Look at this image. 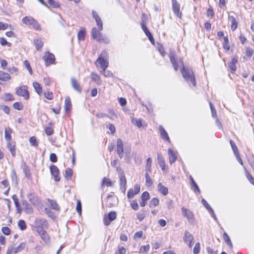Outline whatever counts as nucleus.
<instances>
[{"instance_id":"nucleus-1","label":"nucleus","mask_w":254,"mask_h":254,"mask_svg":"<svg viewBox=\"0 0 254 254\" xmlns=\"http://www.w3.org/2000/svg\"><path fill=\"white\" fill-rule=\"evenodd\" d=\"M180 62L182 64V68L181 69V71L183 77L188 83H191L193 86L195 87L196 86V82L192 69L190 67L185 66L183 61Z\"/></svg>"},{"instance_id":"nucleus-2","label":"nucleus","mask_w":254,"mask_h":254,"mask_svg":"<svg viewBox=\"0 0 254 254\" xmlns=\"http://www.w3.org/2000/svg\"><path fill=\"white\" fill-rule=\"evenodd\" d=\"M34 230L36 232L46 229L48 227L47 221L44 219L38 218L35 219L34 223Z\"/></svg>"},{"instance_id":"nucleus-3","label":"nucleus","mask_w":254,"mask_h":254,"mask_svg":"<svg viewBox=\"0 0 254 254\" xmlns=\"http://www.w3.org/2000/svg\"><path fill=\"white\" fill-rule=\"evenodd\" d=\"M117 218V214L115 211L110 212L108 215H105L104 217V223L106 226H108L111 222Z\"/></svg>"},{"instance_id":"nucleus-4","label":"nucleus","mask_w":254,"mask_h":254,"mask_svg":"<svg viewBox=\"0 0 254 254\" xmlns=\"http://www.w3.org/2000/svg\"><path fill=\"white\" fill-rule=\"evenodd\" d=\"M169 58L174 69L176 71L178 70L179 67V61L176 55L173 53H171L169 54ZM181 61H182V60H180V64H181ZM181 64L182 65V64Z\"/></svg>"},{"instance_id":"nucleus-5","label":"nucleus","mask_w":254,"mask_h":254,"mask_svg":"<svg viewBox=\"0 0 254 254\" xmlns=\"http://www.w3.org/2000/svg\"><path fill=\"white\" fill-rule=\"evenodd\" d=\"M16 93L18 96L23 97L26 100H27L29 98V93L27 89L26 86H21L17 89Z\"/></svg>"},{"instance_id":"nucleus-6","label":"nucleus","mask_w":254,"mask_h":254,"mask_svg":"<svg viewBox=\"0 0 254 254\" xmlns=\"http://www.w3.org/2000/svg\"><path fill=\"white\" fill-rule=\"evenodd\" d=\"M124 144L121 138H118L117 140V153L120 158L124 156Z\"/></svg>"},{"instance_id":"nucleus-7","label":"nucleus","mask_w":254,"mask_h":254,"mask_svg":"<svg viewBox=\"0 0 254 254\" xmlns=\"http://www.w3.org/2000/svg\"><path fill=\"white\" fill-rule=\"evenodd\" d=\"M27 197L29 201H30L34 205L38 206L41 203L40 199L35 193H29L27 195Z\"/></svg>"},{"instance_id":"nucleus-8","label":"nucleus","mask_w":254,"mask_h":254,"mask_svg":"<svg viewBox=\"0 0 254 254\" xmlns=\"http://www.w3.org/2000/svg\"><path fill=\"white\" fill-rule=\"evenodd\" d=\"M140 190V186L138 184H135L134 187V190L130 189L128 190L127 192V197L128 198H132L134 195L137 194L139 193Z\"/></svg>"},{"instance_id":"nucleus-9","label":"nucleus","mask_w":254,"mask_h":254,"mask_svg":"<svg viewBox=\"0 0 254 254\" xmlns=\"http://www.w3.org/2000/svg\"><path fill=\"white\" fill-rule=\"evenodd\" d=\"M50 169L52 175L54 177L55 181H59L60 180V177L58 175L59 173V170L58 167L54 165H52L50 166Z\"/></svg>"},{"instance_id":"nucleus-10","label":"nucleus","mask_w":254,"mask_h":254,"mask_svg":"<svg viewBox=\"0 0 254 254\" xmlns=\"http://www.w3.org/2000/svg\"><path fill=\"white\" fill-rule=\"evenodd\" d=\"M44 58L45 61V64L47 66L53 64L55 61L54 55L50 52H47L45 53Z\"/></svg>"},{"instance_id":"nucleus-11","label":"nucleus","mask_w":254,"mask_h":254,"mask_svg":"<svg viewBox=\"0 0 254 254\" xmlns=\"http://www.w3.org/2000/svg\"><path fill=\"white\" fill-rule=\"evenodd\" d=\"M117 171L119 175L120 186H127V180L124 172L120 168H117Z\"/></svg>"},{"instance_id":"nucleus-12","label":"nucleus","mask_w":254,"mask_h":254,"mask_svg":"<svg viewBox=\"0 0 254 254\" xmlns=\"http://www.w3.org/2000/svg\"><path fill=\"white\" fill-rule=\"evenodd\" d=\"M172 6L173 12L175 15L177 16L180 15V17H181L182 13L180 12V4L176 0H172Z\"/></svg>"},{"instance_id":"nucleus-13","label":"nucleus","mask_w":254,"mask_h":254,"mask_svg":"<svg viewBox=\"0 0 254 254\" xmlns=\"http://www.w3.org/2000/svg\"><path fill=\"white\" fill-rule=\"evenodd\" d=\"M92 16H93V18L95 19V20L96 22L97 25L98 27H99V29L100 30H102L103 29V24H102V20H101L100 17L98 15L97 12L95 11H92Z\"/></svg>"},{"instance_id":"nucleus-14","label":"nucleus","mask_w":254,"mask_h":254,"mask_svg":"<svg viewBox=\"0 0 254 254\" xmlns=\"http://www.w3.org/2000/svg\"><path fill=\"white\" fill-rule=\"evenodd\" d=\"M95 64L97 66L99 65L102 69H106L108 66L109 63L107 61V60L101 59L99 61H98L97 59L95 62Z\"/></svg>"},{"instance_id":"nucleus-15","label":"nucleus","mask_w":254,"mask_h":254,"mask_svg":"<svg viewBox=\"0 0 254 254\" xmlns=\"http://www.w3.org/2000/svg\"><path fill=\"white\" fill-rule=\"evenodd\" d=\"M159 131L160 133L161 136L162 138L164 140H167L170 142V138L168 136V134L165 129L164 128L163 126H160L159 127Z\"/></svg>"},{"instance_id":"nucleus-16","label":"nucleus","mask_w":254,"mask_h":254,"mask_svg":"<svg viewBox=\"0 0 254 254\" xmlns=\"http://www.w3.org/2000/svg\"><path fill=\"white\" fill-rule=\"evenodd\" d=\"M71 84L73 88L79 93H81L82 89L77 81L74 78H71Z\"/></svg>"},{"instance_id":"nucleus-17","label":"nucleus","mask_w":254,"mask_h":254,"mask_svg":"<svg viewBox=\"0 0 254 254\" xmlns=\"http://www.w3.org/2000/svg\"><path fill=\"white\" fill-rule=\"evenodd\" d=\"M182 214L186 217L188 219L191 220L193 218V214L192 212L185 207L182 208Z\"/></svg>"},{"instance_id":"nucleus-18","label":"nucleus","mask_w":254,"mask_h":254,"mask_svg":"<svg viewBox=\"0 0 254 254\" xmlns=\"http://www.w3.org/2000/svg\"><path fill=\"white\" fill-rule=\"evenodd\" d=\"M168 155L170 163L171 164H172L176 161L177 156L173 150L171 148L168 149Z\"/></svg>"},{"instance_id":"nucleus-19","label":"nucleus","mask_w":254,"mask_h":254,"mask_svg":"<svg viewBox=\"0 0 254 254\" xmlns=\"http://www.w3.org/2000/svg\"><path fill=\"white\" fill-rule=\"evenodd\" d=\"M40 235L41 238L46 243H48L49 242V236L46 231L42 230L37 232Z\"/></svg>"},{"instance_id":"nucleus-20","label":"nucleus","mask_w":254,"mask_h":254,"mask_svg":"<svg viewBox=\"0 0 254 254\" xmlns=\"http://www.w3.org/2000/svg\"><path fill=\"white\" fill-rule=\"evenodd\" d=\"M228 20L231 23V30L232 31L235 30L238 26V23L236 21L235 17L233 15H229L228 17Z\"/></svg>"},{"instance_id":"nucleus-21","label":"nucleus","mask_w":254,"mask_h":254,"mask_svg":"<svg viewBox=\"0 0 254 254\" xmlns=\"http://www.w3.org/2000/svg\"><path fill=\"white\" fill-rule=\"evenodd\" d=\"M158 190L163 195H166L168 193V189L167 187L163 185L161 183H159L157 186Z\"/></svg>"},{"instance_id":"nucleus-22","label":"nucleus","mask_w":254,"mask_h":254,"mask_svg":"<svg viewBox=\"0 0 254 254\" xmlns=\"http://www.w3.org/2000/svg\"><path fill=\"white\" fill-rule=\"evenodd\" d=\"M22 205L23 206L24 211L27 214H31L33 213V208L30 204L26 201H23Z\"/></svg>"},{"instance_id":"nucleus-23","label":"nucleus","mask_w":254,"mask_h":254,"mask_svg":"<svg viewBox=\"0 0 254 254\" xmlns=\"http://www.w3.org/2000/svg\"><path fill=\"white\" fill-rule=\"evenodd\" d=\"M183 239L186 243H188L189 242H192L194 239L193 236L187 231H185Z\"/></svg>"},{"instance_id":"nucleus-24","label":"nucleus","mask_w":254,"mask_h":254,"mask_svg":"<svg viewBox=\"0 0 254 254\" xmlns=\"http://www.w3.org/2000/svg\"><path fill=\"white\" fill-rule=\"evenodd\" d=\"M157 160L162 170H164L165 167V161L161 154L159 153H157Z\"/></svg>"},{"instance_id":"nucleus-25","label":"nucleus","mask_w":254,"mask_h":254,"mask_svg":"<svg viewBox=\"0 0 254 254\" xmlns=\"http://www.w3.org/2000/svg\"><path fill=\"white\" fill-rule=\"evenodd\" d=\"M10 79L9 74L0 70V80L2 81H7Z\"/></svg>"},{"instance_id":"nucleus-26","label":"nucleus","mask_w":254,"mask_h":254,"mask_svg":"<svg viewBox=\"0 0 254 254\" xmlns=\"http://www.w3.org/2000/svg\"><path fill=\"white\" fill-rule=\"evenodd\" d=\"M71 108V103L70 97L69 96H67L65 98L64 101V110L66 112L69 111L70 110Z\"/></svg>"},{"instance_id":"nucleus-27","label":"nucleus","mask_w":254,"mask_h":254,"mask_svg":"<svg viewBox=\"0 0 254 254\" xmlns=\"http://www.w3.org/2000/svg\"><path fill=\"white\" fill-rule=\"evenodd\" d=\"M7 147L9 149L10 153H11L13 156L15 155V144L12 140L10 141H7Z\"/></svg>"},{"instance_id":"nucleus-28","label":"nucleus","mask_w":254,"mask_h":254,"mask_svg":"<svg viewBox=\"0 0 254 254\" xmlns=\"http://www.w3.org/2000/svg\"><path fill=\"white\" fill-rule=\"evenodd\" d=\"M91 34L92 37L97 40H98L99 38H101L102 36L101 33L96 28H93L92 29Z\"/></svg>"},{"instance_id":"nucleus-29","label":"nucleus","mask_w":254,"mask_h":254,"mask_svg":"<svg viewBox=\"0 0 254 254\" xmlns=\"http://www.w3.org/2000/svg\"><path fill=\"white\" fill-rule=\"evenodd\" d=\"M12 132V129L10 128L8 129H5L4 130V138L7 141H10L12 140V137L11 136V133Z\"/></svg>"},{"instance_id":"nucleus-30","label":"nucleus","mask_w":254,"mask_h":254,"mask_svg":"<svg viewBox=\"0 0 254 254\" xmlns=\"http://www.w3.org/2000/svg\"><path fill=\"white\" fill-rule=\"evenodd\" d=\"M33 85L36 92L40 95L42 93V88L40 84L37 82H34Z\"/></svg>"},{"instance_id":"nucleus-31","label":"nucleus","mask_w":254,"mask_h":254,"mask_svg":"<svg viewBox=\"0 0 254 254\" xmlns=\"http://www.w3.org/2000/svg\"><path fill=\"white\" fill-rule=\"evenodd\" d=\"M152 166V160L151 158L149 157L146 160V165H145V171L148 173L150 172L151 171Z\"/></svg>"},{"instance_id":"nucleus-32","label":"nucleus","mask_w":254,"mask_h":254,"mask_svg":"<svg viewBox=\"0 0 254 254\" xmlns=\"http://www.w3.org/2000/svg\"><path fill=\"white\" fill-rule=\"evenodd\" d=\"M145 183L147 187H151L153 185V181L147 172L145 174Z\"/></svg>"},{"instance_id":"nucleus-33","label":"nucleus","mask_w":254,"mask_h":254,"mask_svg":"<svg viewBox=\"0 0 254 254\" xmlns=\"http://www.w3.org/2000/svg\"><path fill=\"white\" fill-rule=\"evenodd\" d=\"M34 19L30 16H26L22 18V22L25 24L31 25Z\"/></svg>"},{"instance_id":"nucleus-34","label":"nucleus","mask_w":254,"mask_h":254,"mask_svg":"<svg viewBox=\"0 0 254 254\" xmlns=\"http://www.w3.org/2000/svg\"><path fill=\"white\" fill-rule=\"evenodd\" d=\"M131 122L138 127H142V120L140 119H137L132 117L131 119Z\"/></svg>"},{"instance_id":"nucleus-35","label":"nucleus","mask_w":254,"mask_h":254,"mask_svg":"<svg viewBox=\"0 0 254 254\" xmlns=\"http://www.w3.org/2000/svg\"><path fill=\"white\" fill-rule=\"evenodd\" d=\"M48 202L50 204L51 207L54 210L58 211L60 210V207L57 203L53 200L50 199H48Z\"/></svg>"},{"instance_id":"nucleus-36","label":"nucleus","mask_w":254,"mask_h":254,"mask_svg":"<svg viewBox=\"0 0 254 254\" xmlns=\"http://www.w3.org/2000/svg\"><path fill=\"white\" fill-rule=\"evenodd\" d=\"M224 39V43L223 44V48L226 50L227 51H229L230 50V46H229V41L228 38L227 37H223Z\"/></svg>"},{"instance_id":"nucleus-37","label":"nucleus","mask_w":254,"mask_h":254,"mask_svg":"<svg viewBox=\"0 0 254 254\" xmlns=\"http://www.w3.org/2000/svg\"><path fill=\"white\" fill-rule=\"evenodd\" d=\"M34 43L37 50H39L43 46V43L40 39H36L34 41Z\"/></svg>"},{"instance_id":"nucleus-38","label":"nucleus","mask_w":254,"mask_h":254,"mask_svg":"<svg viewBox=\"0 0 254 254\" xmlns=\"http://www.w3.org/2000/svg\"><path fill=\"white\" fill-rule=\"evenodd\" d=\"M159 204V199L156 197H154L151 199L149 206L150 207H155L157 206Z\"/></svg>"},{"instance_id":"nucleus-39","label":"nucleus","mask_w":254,"mask_h":254,"mask_svg":"<svg viewBox=\"0 0 254 254\" xmlns=\"http://www.w3.org/2000/svg\"><path fill=\"white\" fill-rule=\"evenodd\" d=\"M90 76H91V79L95 81V82H99L100 81V76L95 72H92L90 74Z\"/></svg>"},{"instance_id":"nucleus-40","label":"nucleus","mask_w":254,"mask_h":254,"mask_svg":"<svg viewBox=\"0 0 254 254\" xmlns=\"http://www.w3.org/2000/svg\"><path fill=\"white\" fill-rule=\"evenodd\" d=\"M25 247V245L23 243H21L18 247L13 248V253L16 254L20 251H21Z\"/></svg>"},{"instance_id":"nucleus-41","label":"nucleus","mask_w":254,"mask_h":254,"mask_svg":"<svg viewBox=\"0 0 254 254\" xmlns=\"http://www.w3.org/2000/svg\"><path fill=\"white\" fill-rule=\"evenodd\" d=\"M223 238L225 241L227 243V245H229L230 247H232V243L231 242L229 236L226 232L224 233L223 234Z\"/></svg>"},{"instance_id":"nucleus-42","label":"nucleus","mask_w":254,"mask_h":254,"mask_svg":"<svg viewBox=\"0 0 254 254\" xmlns=\"http://www.w3.org/2000/svg\"><path fill=\"white\" fill-rule=\"evenodd\" d=\"M230 143L235 155L237 156V155H239V153L238 152L237 146L232 140H230Z\"/></svg>"},{"instance_id":"nucleus-43","label":"nucleus","mask_w":254,"mask_h":254,"mask_svg":"<svg viewBox=\"0 0 254 254\" xmlns=\"http://www.w3.org/2000/svg\"><path fill=\"white\" fill-rule=\"evenodd\" d=\"M108 52L105 50L103 51L100 54L98 58V61H100L101 59L107 60L108 59Z\"/></svg>"},{"instance_id":"nucleus-44","label":"nucleus","mask_w":254,"mask_h":254,"mask_svg":"<svg viewBox=\"0 0 254 254\" xmlns=\"http://www.w3.org/2000/svg\"><path fill=\"white\" fill-rule=\"evenodd\" d=\"M18 226L21 230H24L26 228V225L25 221L23 220H20L18 223Z\"/></svg>"},{"instance_id":"nucleus-45","label":"nucleus","mask_w":254,"mask_h":254,"mask_svg":"<svg viewBox=\"0 0 254 254\" xmlns=\"http://www.w3.org/2000/svg\"><path fill=\"white\" fill-rule=\"evenodd\" d=\"M65 173V177L67 179H70L72 175V170L70 168H68L66 169Z\"/></svg>"},{"instance_id":"nucleus-46","label":"nucleus","mask_w":254,"mask_h":254,"mask_svg":"<svg viewBox=\"0 0 254 254\" xmlns=\"http://www.w3.org/2000/svg\"><path fill=\"white\" fill-rule=\"evenodd\" d=\"M48 3L54 8H57L60 6L59 3L54 0H48Z\"/></svg>"},{"instance_id":"nucleus-47","label":"nucleus","mask_w":254,"mask_h":254,"mask_svg":"<svg viewBox=\"0 0 254 254\" xmlns=\"http://www.w3.org/2000/svg\"><path fill=\"white\" fill-rule=\"evenodd\" d=\"M101 72L103 74H104V75L105 77H112L113 76V73L111 71H110L109 70H106V69H102V71H101Z\"/></svg>"},{"instance_id":"nucleus-48","label":"nucleus","mask_w":254,"mask_h":254,"mask_svg":"<svg viewBox=\"0 0 254 254\" xmlns=\"http://www.w3.org/2000/svg\"><path fill=\"white\" fill-rule=\"evenodd\" d=\"M29 142L30 144L34 146L37 147L38 144L37 142L36 138L35 136H32L29 138Z\"/></svg>"},{"instance_id":"nucleus-49","label":"nucleus","mask_w":254,"mask_h":254,"mask_svg":"<svg viewBox=\"0 0 254 254\" xmlns=\"http://www.w3.org/2000/svg\"><path fill=\"white\" fill-rule=\"evenodd\" d=\"M1 231L5 235H9L11 233L10 229L6 226L2 227Z\"/></svg>"},{"instance_id":"nucleus-50","label":"nucleus","mask_w":254,"mask_h":254,"mask_svg":"<svg viewBox=\"0 0 254 254\" xmlns=\"http://www.w3.org/2000/svg\"><path fill=\"white\" fill-rule=\"evenodd\" d=\"M150 197L149 193L147 191H144L141 195V200L147 201Z\"/></svg>"},{"instance_id":"nucleus-51","label":"nucleus","mask_w":254,"mask_h":254,"mask_svg":"<svg viewBox=\"0 0 254 254\" xmlns=\"http://www.w3.org/2000/svg\"><path fill=\"white\" fill-rule=\"evenodd\" d=\"M31 25L32 26L33 28L35 30H38L41 29L40 25H39V23L35 19L32 22Z\"/></svg>"},{"instance_id":"nucleus-52","label":"nucleus","mask_w":254,"mask_h":254,"mask_svg":"<svg viewBox=\"0 0 254 254\" xmlns=\"http://www.w3.org/2000/svg\"><path fill=\"white\" fill-rule=\"evenodd\" d=\"M13 107L15 109L21 110L23 108V104L20 102H16L13 104Z\"/></svg>"},{"instance_id":"nucleus-53","label":"nucleus","mask_w":254,"mask_h":254,"mask_svg":"<svg viewBox=\"0 0 254 254\" xmlns=\"http://www.w3.org/2000/svg\"><path fill=\"white\" fill-rule=\"evenodd\" d=\"M84 31L83 29L80 30L78 33V39L79 40H84Z\"/></svg>"},{"instance_id":"nucleus-54","label":"nucleus","mask_w":254,"mask_h":254,"mask_svg":"<svg viewBox=\"0 0 254 254\" xmlns=\"http://www.w3.org/2000/svg\"><path fill=\"white\" fill-rule=\"evenodd\" d=\"M150 249V246L149 245H147L146 246H142L140 248V253H147Z\"/></svg>"},{"instance_id":"nucleus-55","label":"nucleus","mask_w":254,"mask_h":254,"mask_svg":"<svg viewBox=\"0 0 254 254\" xmlns=\"http://www.w3.org/2000/svg\"><path fill=\"white\" fill-rule=\"evenodd\" d=\"M44 96L45 98L49 100H52L53 99V93L50 91L45 92Z\"/></svg>"},{"instance_id":"nucleus-56","label":"nucleus","mask_w":254,"mask_h":254,"mask_svg":"<svg viewBox=\"0 0 254 254\" xmlns=\"http://www.w3.org/2000/svg\"><path fill=\"white\" fill-rule=\"evenodd\" d=\"M76 210L80 215L81 214V203L80 200L77 201Z\"/></svg>"},{"instance_id":"nucleus-57","label":"nucleus","mask_w":254,"mask_h":254,"mask_svg":"<svg viewBox=\"0 0 254 254\" xmlns=\"http://www.w3.org/2000/svg\"><path fill=\"white\" fill-rule=\"evenodd\" d=\"M200 245L199 243H197L193 248V253L194 254H198L199 253Z\"/></svg>"},{"instance_id":"nucleus-58","label":"nucleus","mask_w":254,"mask_h":254,"mask_svg":"<svg viewBox=\"0 0 254 254\" xmlns=\"http://www.w3.org/2000/svg\"><path fill=\"white\" fill-rule=\"evenodd\" d=\"M0 109H1L6 114H9L10 112V109L8 106L0 105Z\"/></svg>"},{"instance_id":"nucleus-59","label":"nucleus","mask_w":254,"mask_h":254,"mask_svg":"<svg viewBox=\"0 0 254 254\" xmlns=\"http://www.w3.org/2000/svg\"><path fill=\"white\" fill-rule=\"evenodd\" d=\"M24 64L25 65V66L26 67V68L28 69L30 74H32V68L31 67V66H30V63H29V62L25 60L24 62Z\"/></svg>"},{"instance_id":"nucleus-60","label":"nucleus","mask_w":254,"mask_h":254,"mask_svg":"<svg viewBox=\"0 0 254 254\" xmlns=\"http://www.w3.org/2000/svg\"><path fill=\"white\" fill-rule=\"evenodd\" d=\"M126 250L124 247H119L118 251L115 254H126Z\"/></svg>"},{"instance_id":"nucleus-61","label":"nucleus","mask_w":254,"mask_h":254,"mask_svg":"<svg viewBox=\"0 0 254 254\" xmlns=\"http://www.w3.org/2000/svg\"><path fill=\"white\" fill-rule=\"evenodd\" d=\"M50 160L52 162H56L58 160L56 154L54 153H51L50 155Z\"/></svg>"},{"instance_id":"nucleus-62","label":"nucleus","mask_w":254,"mask_h":254,"mask_svg":"<svg viewBox=\"0 0 254 254\" xmlns=\"http://www.w3.org/2000/svg\"><path fill=\"white\" fill-rule=\"evenodd\" d=\"M106 127L111 131V133L113 134L115 132L116 128L113 124H110Z\"/></svg>"},{"instance_id":"nucleus-63","label":"nucleus","mask_w":254,"mask_h":254,"mask_svg":"<svg viewBox=\"0 0 254 254\" xmlns=\"http://www.w3.org/2000/svg\"><path fill=\"white\" fill-rule=\"evenodd\" d=\"M142 235H143L142 231H138L134 234V236H133L134 239L136 240L138 239H140L142 237Z\"/></svg>"},{"instance_id":"nucleus-64","label":"nucleus","mask_w":254,"mask_h":254,"mask_svg":"<svg viewBox=\"0 0 254 254\" xmlns=\"http://www.w3.org/2000/svg\"><path fill=\"white\" fill-rule=\"evenodd\" d=\"M103 185H105L107 187H110L112 186V182L110 180L104 178L103 180Z\"/></svg>"}]
</instances>
